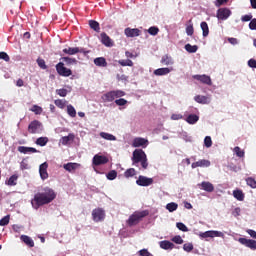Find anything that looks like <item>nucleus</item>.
<instances>
[{
  "label": "nucleus",
  "mask_w": 256,
  "mask_h": 256,
  "mask_svg": "<svg viewBox=\"0 0 256 256\" xmlns=\"http://www.w3.org/2000/svg\"><path fill=\"white\" fill-rule=\"evenodd\" d=\"M177 229H179V231H183L184 233H187V231H189V228H187V226L181 222H178L176 224Z\"/></svg>",
  "instance_id": "obj_46"
},
{
  "label": "nucleus",
  "mask_w": 256,
  "mask_h": 256,
  "mask_svg": "<svg viewBox=\"0 0 256 256\" xmlns=\"http://www.w3.org/2000/svg\"><path fill=\"white\" fill-rule=\"evenodd\" d=\"M109 163V158L103 155L96 154L92 159V165L99 167V165H105Z\"/></svg>",
  "instance_id": "obj_8"
},
{
  "label": "nucleus",
  "mask_w": 256,
  "mask_h": 256,
  "mask_svg": "<svg viewBox=\"0 0 256 256\" xmlns=\"http://www.w3.org/2000/svg\"><path fill=\"white\" fill-rule=\"evenodd\" d=\"M136 183L140 187H149V185H153V178H147L146 176H139Z\"/></svg>",
  "instance_id": "obj_12"
},
{
  "label": "nucleus",
  "mask_w": 256,
  "mask_h": 256,
  "mask_svg": "<svg viewBox=\"0 0 256 256\" xmlns=\"http://www.w3.org/2000/svg\"><path fill=\"white\" fill-rule=\"evenodd\" d=\"M63 53H66V55H77V53H81V49H79L78 47H69L63 49Z\"/></svg>",
  "instance_id": "obj_27"
},
{
  "label": "nucleus",
  "mask_w": 256,
  "mask_h": 256,
  "mask_svg": "<svg viewBox=\"0 0 256 256\" xmlns=\"http://www.w3.org/2000/svg\"><path fill=\"white\" fill-rule=\"evenodd\" d=\"M92 219L96 223H99L101 221L105 220V210L103 208H96L92 211Z\"/></svg>",
  "instance_id": "obj_7"
},
{
  "label": "nucleus",
  "mask_w": 256,
  "mask_h": 256,
  "mask_svg": "<svg viewBox=\"0 0 256 256\" xmlns=\"http://www.w3.org/2000/svg\"><path fill=\"white\" fill-rule=\"evenodd\" d=\"M177 207H179V205L175 202L172 203H168L166 205V209L170 212L173 213V211H177Z\"/></svg>",
  "instance_id": "obj_42"
},
{
  "label": "nucleus",
  "mask_w": 256,
  "mask_h": 256,
  "mask_svg": "<svg viewBox=\"0 0 256 256\" xmlns=\"http://www.w3.org/2000/svg\"><path fill=\"white\" fill-rule=\"evenodd\" d=\"M56 71L59 75H62V77H70L71 75V69L66 68L61 62L56 65Z\"/></svg>",
  "instance_id": "obj_11"
},
{
  "label": "nucleus",
  "mask_w": 256,
  "mask_h": 256,
  "mask_svg": "<svg viewBox=\"0 0 256 256\" xmlns=\"http://www.w3.org/2000/svg\"><path fill=\"white\" fill-rule=\"evenodd\" d=\"M30 111H32V113H35V115H41V113H43V108L39 105H33L30 108Z\"/></svg>",
  "instance_id": "obj_39"
},
{
  "label": "nucleus",
  "mask_w": 256,
  "mask_h": 256,
  "mask_svg": "<svg viewBox=\"0 0 256 256\" xmlns=\"http://www.w3.org/2000/svg\"><path fill=\"white\" fill-rule=\"evenodd\" d=\"M197 49H199V47L197 45H191V44L185 45V50L188 53H197Z\"/></svg>",
  "instance_id": "obj_36"
},
{
  "label": "nucleus",
  "mask_w": 256,
  "mask_h": 256,
  "mask_svg": "<svg viewBox=\"0 0 256 256\" xmlns=\"http://www.w3.org/2000/svg\"><path fill=\"white\" fill-rule=\"evenodd\" d=\"M204 145L209 149L213 145V140H211L210 136H206L204 139Z\"/></svg>",
  "instance_id": "obj_53"
},
{
  "label": "nucleus",
  "mask_w": 256,
  "mask_h": 256,
  "mask_svg": "<svg viewBox=\"0 0 256 256\" xmlns=\"http://www.w3.org/2000/svg\"><path fill=\"white\" fill-rule=\"evenodd\" d=\"M160 63L162 65H165L166 67H169L171 65H175V60L173 59V57H171L169 55H164V56H162Z\"/></svg>",
  "instance_id": "obj_22"
},
{
  "label": "nucleus",
  "mask_w": 256,
  "mask_h": 256,
  "mask_svg": "<svg viewBox=\"0 0 256 256\" xmlns=\"http://www.w3.org/2000/svg\"><path fill=\"white\" fill-rule=\"evenodd\" d=\"M67 113L69 117H77V110L71 104L67 106Z\"/></svg>",
  "instance_id": "obj_37"
},
{
  "label": "nucleus",
  "mask_w": 256,
  "mask_h": 256,
  "mask_svg": "<svg viewBox=\"0 0 256 256\" xmlns=\"http://www.w3.org/2000/svg\"><path fill=\"white\" fill-rule=\"evenodd\" d=\"M249 29H251L252 31H256V19L251 20V22L249 23Z\"/></svg>",
  "instance_id": "obj_59"
},
{
  "label": "nucleus",
  "mask_w": 256,
  "mask_h": 256,
  "mask_svg": "<svg viewBox=\"0 0 256 256\" xmlns=\"http://www.w3.org/2000/svg\"><path fill=\"white\" fill-rule=\"evenodd\" d=\"M231 17V10L229 8H220L217 11V19L221 21H225Z\"/></svg>",
  "instance_id": "obj_9"
},
{
  "label": "nucleus",
  "mask_w": 256,
  "mask_h": 256,
  "mask_svg": "<svg viewBox=\"0 0 256 256\" xmlns=\"http://www.w3.org/2000/svg\"><path fill=\"white\" fill-rule=\"evenodd\" d=\"M124 33L126 35V37H139L141 35V30L137 29V28H126L124 30Z\"/></svg>",
  "instance_id": "obj_19"
},
{
  "label": "nucleus",
  "mask_w": 256,
  "mask_h": 256,
  "mask_svg": "<svg viewBox=\"0 0 256 256\" xmlns=\"http://www.w3.org/2000/svg\"><path fill=\"white\" fill-rule=\"evenodd\" d=\"M234 153L237 155V157H245V151L241 150L239 146L234 148Z\"/></svg>",
  "instance_id": "obj_47"
},
{
  "label": "nucleus",
  "mask_w": 256,
  "mask_h": 256,
  "mask_svg": "<svg viewBox=\"0 0 256 256\" xmlns=\"http://www.w3.org/2000/svg\"><path fill=\"white\" fill-rule=\"evenodd\" d=\"M172 241L176 243V245H183V238H181V236H174Z\"/></svg>",
  "instance_id": "obj_55"
},
{
  "label": "nucleus",
  "mask_w": 256,
  "mask_h": 256,
  "mask_svg": "<svg viewBox=\"0 0 256 256\" xmlns=\"http://www.w3.org/2000/svg\"><path fill=\"white\" fill-rule=\"evenodd\" d=\"M248 66L251 67L252 69H256V60L255 59H250L248 61Z\"/></svg>",
  "instance_id": "obj_61"
},
{
  "label": "nucleus",
  "mask_w": 256,
  "mask_h": 256,
  "mask_svg": "<svg viewBox=\"0 0 256 256\" xmlns=\"http://www.w3.org/2000/svg\"><path fill=\"white\" fill-rule=\"evenodd\" d=\"M149 145V140L141 137H136L132 141V147H147Z\"/></svg>",
  "instance_id": "obj_14"
},
{
  "label": "nucleus",
  "mask_w": 256,
  "mask_h": 256,
  "mask_svg": "<svg viewBox=\"0 0 256 256\" xmlns=\"http://www.w3.org/2000/svg\"><path fill=\"white\" fill-rule=\"evenodd\" d=\"M62 61L66 63V65H77V59L71 57H63Z\"/></svg>",
  "instance_id": "obj_40"
},
{
  "label": "nucleus",
  "mask_w": 256,
  "mask_h": 256,
  "mask_svg": "<svg viewBox=\"0 0 256 256\" xmlns=\"http://www.w3.org/2000/svg\"><path fill=\"white\" fill-rule=\"evenodd\" d=\"M9 219H10V216H9V215L3 217V218L0 220V226H1V227H5V225H9Z\"/></svg>",
  "instance_id": "obj_52"
},
{
  "label": "nucleus",
  "mask_w": 256,
  "mask_h": 256,
  "mask_svg": "<svg viewBox=\"0 0 256 256\" xmlns=\"http://www.w3.org/2000/svg\"><path fill=\"white\" fill-rule=\"evenodd\" d=\"M159 246L161 249H164L165 251H169V249H175V244H173L169 240H163L159 242Z\"/></svg>",
  "instance_id": "obj_23"
},
{
  "label": "nucleus",
  "mask_w": 256,
  "mask_h": 256,
  "mask_svg": "<svg viewBox=\"0 0 256 256\" xmlns=\"http://www.w3.org/2000/svg\"><path fill=\"white\" fill-rule=\"evenodd\" d=\"M194 101H196V103H199L200 105H209L212 101L211 95H196L194 97Z\"/></svg>",
  "instance_id": "obj_10"
},
{
  "label": "nucleus",
  "mask_w": 256,
  "mask_h": 256,
  "mask_svg": "<svg viewBox=\"0 0 256 256\" xmlns=\"http://www.w3.org/2000/svg\"><path fill=\"white\" fill-rule=\"evenodd\" d=\"M172 71L173 67L158 68L154 70V75H156V77H163L165 75H169Z\"/></svg>",
  "instance_id": "obj_18"
},
{
  "label": "nucleus",
  "mask_w": 256,
  "mask_h": 256,
  "mask_svg": "<svg viewBox=\"0 0 256 256\" xmlns=\"http://www.w3.org/2000/svg\"><path fill=\"white\" fill-rule=\"evenodd\" d=\"M180 119H183V115L182 114H172L171 115V120L172 121H179Z\"/></svg>",
  "instance_id": "obj_58"
},
{
  "label": "nucleus",
  "mask_w": 256,
  "mask_h": 256,
  "mask_svg": "<svg viewBox=\"0 0 256 256\" xmlns=\"http://www.w3.org/2000/svg\"><path fill=\"white\" fill-rule=\"evenodd\" d=\"M49 143V138L47 137H40L36 140V145H39L40 147H45Z\"/></svg>",
  "instance_id": "obj_35"
},
{
  "label": "nucleus",
  "mask_w": 256,
  "mask_h": 256,
  "mask_svg": "<svg viewBox=\"0 0 256 256\" xmlns=\"http://www.w3.org/2000/svg\"><path fill=\"white\" fill-rule=\"evenodd\" d=\"M198 187L203 191H207V193H213L215 191V186L211 182L203 181L202 183L198 184Z\"/></svg>",
  "instance_id": "obj_17"
},
{
  "label": "nucleus",
  "mask_w": 256,
  "mask_h": 256,
  "mask_svg": "<svg viewBox=\"0 0 256 256\" xmlns=\"http://www.w3.org/2000/svg\"><path fill=\"white\" fill-rule=\"evenodd\" d=\"M94 64L97 65V67H107V60L103 57H99L94 59Z\"/></svg>",
  "instance_id": "obj_29"
},
{
  "label": "nucleus",
  "mask_w": 256,
  "mask_h": 256,
  "mask_svg": "<svg viewBox=\"0 0 256 256\" xmlns=\"http://www.w3.org/2000/svg\"><path fill=\"white\" fill-rule=\"evenodd\" d=\"M118 63L121 65V67H133V61L129 59L119 60Z\"/></svg>",
  "instance_id": "obj_43"
},
{
  "label": "nucleus",
  "mask_w": 256,
  "mask_h": 256,
  "mask_svg": "<svg viewBox=\"0 0 256 256\" xmlns=\"http://www.w3.org/2000/svg\"><path fill=\"white\" fill-rule=\"evenodd\" d=\"M228 42L231 43V45H237L239 40H237V38H228Z\"/></svg>",
  "instance_id": "obj_64"
},
{
  "label": "nucleus",
  "mask_w": 256,
  "mask_h": 256,
  "mask_svg": "<svg viewBox=\"0 0 256 256\" xmlns=\"http://www.w3.org/2000/svg\"><path fill=\"white\" fill-rule=\"evenodd\" d=\"M47 167H49L47 162H44L39 167V174H40L41 179H43V181H45V179H47L49 177V174L47 173Z\"/></svg>",
  "instance_id": "obj_21"
},
{
  "label": "nucleus",
  "mask_w": 256,
  "mask_h": 256,
  "mask_svg": "<svg viewBox=\"0 0 256 256\" xmlns=\"http://www.w3.org/2000/svg\"><path fill=\"white\" fill-rule=\"evenodd\" d=\"M74 141H75V134L70 133L68 134V136H63L59 140V144L66 146V145H71Z\"/></svg>",
  "instance_id": "obj_16"
},
{
  "label": "nucleus",
  "mask_w": 256,
  "mask_h": 256,
  "mask_svg": "<svg viewBox=\"0 0 256 256\" xmlns=\"http://www.w3.org/2000/svg\"><path fill=\"white\" fill-rule=\"evenodd\" d=\"M128 101L125 100L124 98H119V99H116L115 100V104L118 106V107H125V105H127Z\"/></svg>",
  "instance_id": "obj_45"
},
{
  "label": "nucleus",
  "mask_w": 256,
  "mask_h": 256,
  "mask_svg": "<svg viewBox=\"0 0 256 256\" xmlns=\"http://www.w3.org/2000/svg\"><path fill=\"white\" fill-rule=\"evenodd\" d=\"M246 183L247 185H249V187H251L252 189H256V181L253 178H248L246 179Z\"/></svg>",
  "instance_id": "obj_51"
},
{
  "label": "nucleus",
  "mask_w": 256,
  "mask_h": 256,
  "mask_svg": "<svg viewBox=\"0 0 256 256\" xmlns=\"http://www.w3.org/2000/svg\"><path fill=\"white\" fill-rule=\"evenodd\" d=\"M81 167V164L79 163H73V162H70V163H67V164H64L63 165V168L66 170V171H69V173L73 172V171H76V169H79Z\"/></svg>",
  "instance_id": "obj_24"
},
{
  "label": "nucleus",
  "mask_w": 256,
  "mask_h": 256,
  "mask_svg": "<svg viewBox=\"0 0 256 256\" xmlns=\"http://www.w3.org/2000/svg\"><path fill=\"white\" fill-rule=\"evenodd\" d=\"M183 250L186 251V253H191V251H193V243L184 244Z\"/></svg>",
  "instance_id": "obj_50"
},
{
  "label": "nucleus",
  "mask_w": 256,
  "mask_h": 256,
  "mask_svg": "<svg viewBox=\"0 0 256 256\" xmlns=\"http://www.w3.org/2000/svg\"><path fill=\"white\" fill-rule=\"evenodd\" d=\"M186 121L189 123V125H195L197 121H199V116L195 114H190L187 118Z\"/></svg>",
  "instance_id": "obj_32"
},
{
  "label": "nucleus",
  "mask_w": 256,
  "mask_h": 256,
  "mask_svg": "<svg viewBox=\"0 0 256 256\" xmlns=\"http://www.w3.org/2000/svg\"><path fill=\"white\" fill-rule=\"evenodd\" d=\"M37 64L41 69H47V65H45V60L38 58Z\"/></svg>",
  "instance_id": "obj_56"
},
{
  "label": "nucleus",
  "mask_w": 256,
  "mask_h": 256,
  "mask_svg": "<svg viewBox=\"0 0 256 256\" xmlns=\"http://www.w3.org/2000/svg\"><path fill=\"white\" fill-rule=\"evenodd\" d=\"M192 169H197V167H211V161L209 160H198L197 162L192 163Z\"/></svg>",
  "instance_id": "obj_20"
},
{
  "label": "nucleus",
  "mask_w": 256,
  "mask_h": 256,
  "mask_svg": "<svg viewBox=\"0 0 256 256\" xmlns=\"http://www.w3.org/2000/svg\"><path fill=\"white\" fill-rule=\"evenodd\" d=\"M200 239H214V237H221V239H225V233L217 230H209L206 232H201L198 234Z\"/></svg>",
  "instance_id": "obj_4"
},
{
  "label": "nucleus",
  "mask_w": 256,
  "mask_h": 256,
  "mask_svg": "<svg viewBox=\"0 0 256 256\" xmlns=\"http://www.w3.org/2000/svg\"><path fill=\"white\" fill-rule=\"evenodd\" d=\"M89 25L91 27V29H93L94 31L99 32V22L95 21V20H90L89 21Z\"/></svg>",
  "instance_id": "obj_44"
},
{
  "label": "nucleus",
  "mask_w": 256,
  "mask_h": 256,
  "mask_svg": "<svg viewBox=\"0 0 256 256\" xmlns=\"http://www.w3.org/2000/svg\"><path fill=\"white\" fill-rule=\"evenodd\" d=\"M238 241L239 243H241V245H245V247H248L249 249L256 250L255 240H250L247 238H239Z\"/></svg>",
  "instance_id": "obj_15"
},
{
  "label": "nucleus",
  "mask_w": 256,
  "mask_h": 256,
  "mask_svg": "<svg viewBox=\"0 0 256 256\" xmlns=\"http://www.w3.org/2000/svg\"><path fill=\"white\" fill-rule=\"evenodd\" d=\"M17 179H19V176L12 175L7 181V185H9L10 187L17 185Z\"/></svg>",
  "instance_id": "obj_41"
},
{
  "label": "nucleus",
  "mask_w": 256,
  "mask_h": 256,
  "mask_svg": "<svg viewBox=\"0 0 256 256\" xmlns=\"http://www.w3.org/2000/svg\"><path fill=\"white\" fill-rule=\"evenodd\" d=\"M107 179H109V181H113L114 179H117V171L112 170L107 174Z\"/></svg>",
  "instance_id": "obj_49"
},
{
  "label": "nucleus",
  "mask_w": 256,
  "mask_h": 256,
  "mask_svg": "<svg viewBox=\"0 0 256 256\" xmlns=\"http://www.w3.org/2000/svg\"><path fill=\"white\" fill-rule=\"evenodd\" d=\"M21 240L28 245V247H34L35 246V242H33V239H31V237L26 236V235H22L21 236Z\"/></svg>",
  "instance_id": "obj_30"
},
{
  "label": "nucleus",
  "mask_w": 256,
  "mask_h": 256,
  "mask_svg": "<svg viewBox=\"0 0 256 256\" xmlns=\"http://www.w3.org/2000/svg\"><path fill=\"white\" fill-rule=\"evenodd\" d=\"M192 77L196 81H199L200 83H203V85H213V82L211 81V77L207 76L205 74H203V75H193Z\"/></svg>",
  "instance_id": "obj_13"
},
{
  "label": "nucleus",
  "mask_w": 256,
  "mask_h": 256,
  "mask_svg": "<svg viewBox=\"0 0 256 256\" xmlns=\"http://www.w3.org/2000/svg\"><path fill=\"white\" fill-rule=\"evenodd\" d=\"M247 233H248V235H250V237H253V239H256V231L255 230L248 229Z\"/></svg>",
  "instance_id": "obj_63"
},
{
  "label": "nucleus",
  "mask_w": 256,
  "mask_h": 256,
  "mask_svg": "<svg viewBox=\"0 0 256 256\" xmlns=\"http://www.w3.org/2000/svg\"><path fill=\"white\" fill-rule=\"evenodd\" d=\"M200 27L202 30L203 37H208L209 36V25H207V22H202L200 24Z\"/></svg>",
  "instance_id": "obj_33"
},
{
  "label": "nucleus",
  "mask_w": 256,
  "mask_h": 256,
  "mask_svg": "<svg viewBox=\"0 0 256 256\" xmlns=\"http://www.w3.org/2000/svg\"><path fill=\"white\" fill-rule=\"evenodd\" d=\"M56 107H59V109H65V100H61V99H58V100H55L54 101Z\"/></svg>",
  "instance_id": "obj_48"
},
{
  "label": "nucleus",
  "mask_w": 256,
  "mask_h": 256,
  "mask_svg": "<svg viewBox=\"0 0 256 256\" xmlns=\"http://www.w3.org/2000/svg\"><path fill=\"white\" fill-rule=\"evenodd\" d=\"M125 97V91L123 90H112L101 96V99L104 103H111L114 99H121Z\"/></svg>",
  "instance_id": "obj_3"
},
{
  "label": "nucleus",
  "mask_w": 256,
  "mask_h": 256,
  "mask_svg": "<svg viewBox=\"0 0 256 256\" xmlns=\"http://www.w3.org/2000/svg\"><path fill=\"white\" fill-rule=\"evenodd\" d=\"M55 197H57V194H55L53 189L45 188L44 192L38 193L34 196V199L31 201L32 207L34 209H39L41 205H47L48 203H51Z\"/></svg>",
  "instance_id": "obj_1"
},
{
  "label": "nucleus",
  "mask_w": 256,
  "mask_h": 256,
  "mask_svg": "<svg viewBox=\"0 0 256 256\" xmlns=\"http://www.w3.org/2000/svg\"><path fill=\"white\" fill-rule=\"evenodd\" d=\"M137 175V171L135 168H129L125 171L124 176L129 179V177H135Z\"/></svg>",
  "instance_id": "obj_38"
},
{
  "label": "nucleus",
  "mask_w": 256,
  "mask_h": 256,
  "mask_svg": "<svg viewBox=\"0 0 256 256\" xmlns=\"http://www.w3.org/2000/svg\"><path fill=\"white\" fill-rule=\"evenodd\" d=\"M43 124L39 120H33L28 126V132L32 134L42 133Z\"/></svg>",
  "instance_id": "obj_6"
},
{
  "label": "nucleus",
  "mask_w": 256,
  "mask_h": 256,
  "mask_svg": "<svg viewBox=\"0 0 256 256\" xmlns=\"http://www.w3.org/2000/svg\"><path fill=\"white\" fill-rule=\"evenodd\" d=\"M233 197L237 199V201H243L245 199V194L241 190H234Z\"/></svg>",
  "instance_id": "obj_31"
},
{
  "label": "nucleus",
  "mask_w": 256,
  "mask_h": 256,
  "mask_svg": "<svg viewBox=\"0 0 256 256\" xmlns=\"http://www.w3.org/2000/svg\"><path fill=\"white\" fill-rule=\"evenodd\" d=\"M133 165L141 163L143 169L149 167V162H147V154L142 149H136L133 151L132 155Z\"/></svg>",
  "instance_id": "obj_2"
},
{
  "label": "nucleus",
  "mask_w": 256,
  "mask_h": 256,
  "mask_svg": "<svg viewBox=\"0 0 256 256\" xmlns=\"http://www.w3.org/2000/svg\"><path fill=\"white\" fill-rule=\"evenodd\" d=\"M148 213L147 211H141V212H134L128 219V224L133 226L137 225L143 217H147Z\"/></svg>",
  "instance_id": "obj_5"
},
{
  "label": "nucleus",
  "mask_w": 256,
  "mask_h": 256,
  "mask_svg": "<svg viewBox=\"0 0 256 256\" xmlns=\"http://www.w3.org/2000/svg\"><path fill=\"white\" fill-rule=\"evenodd\" d=\"M100 37H101V43H103L105 47H113V41L107 34L102 33Z\"/></svg>",
  "instance_id": "obj_25"
},
{
  "label": "nucleus",
  "mask_w": 256,
  "mask_h": 256,
  "mask_svg": "<svg viewBox=\"0 0 256 256\" xmlns=\"http://www.w3.org/2000/svg\"><path fill=\"white\" fill-rule=\"evenodd\" d=\"M193 33H195V29L193 28V23L191 22V20L188 22L187 26H186V34L191 37L193 36Z\"/></svg>",
  "instance_id": "obj_34"
},
{
  "label": "nucleus",
  "mask_w": 256,
  "mask_h": 256,
  "mask_svg": "<svg viewBox=\"0 0 256 256\" xmlns=\"http://www.w3.org/2000/svg\"><path fill=\"white\" fill-rule=\"evenodd\" d=\"M100 137L105 139V141H117V137L113 134H109L107 132H100Z\"/></svg>",
  "instance_id": "obj_28"
},
{
  "label": "nucleus",
  "mask_w": 256,
  "mask_h": 256,
  "mask_svg": "<svg viewBox=\"0 0 256 256\" xmlns=\"http://www.w3.org/2000/svg\"><path fill=\"white\" fill-rule=\"evenodd\" d=\"M148 33L150 35H157V33H159V28H157V27H150L148 29Z\"/></svg>",
  "instance_id": "obj_57"
},
{
  "label": "nucleus",
  "mask_w": 256,
  "mask_h": 256,
  "mask_svg": "<svg viewBox=\"0 0 256 256\" xmlns=\"http://www.w3.org/2000/svg\"><path fill=\"white\" fill-rule=\"evenodd\" d=\"M232 215L234 217H239V215H241V208L237 207L232 211Z\"/></svg>",
  "instance_id": "obj_60"
},
{
  "label": "nucleus",
  "mask_w": 256,
  "mask_h": 256,
  "mask_svg": "<svg viewBox=\"0 0 256 256\" xmlns=\"http://www.w3.org/2000/svg\"><path fill=\"white\" fill-rule=\"evenodd\" d=\"M0 59H3V61H9V55L5 52H0Z\"/></svg>",
  "instance_id": "obj_62"
},
{
  "label": "nucleus",
  "mask_w": 256,
  "mask_h": 256,
  "mask_svg": "<svg viewBox=\"0 0 256 256\" xmlns=\"http://www.w3.org/2000/svg\"><path fill=\"white\" fill-rule=\"evenodd\" d=\"M18 151L20 153H24L25 155L27 153H37V149L33 148V147H25V146H20L18 147Z\"/></svg>",
  "instance_id": "obj_26"
},
{
  "label": "nucleus",
  "mask_w": 256,
  "mask_h": 256,
  "mask_svg": "<svg viewBox=\"0 0 256 256\" xmlns=\"http://www.w3.org/2000/svg\"><path fill=\"white\" fill-rule=\"evenodd\" d=\"M56 93L60 97H67V94L69 93V91H67V89H58L56 90Z\"/></svg>",
  "instance_id": "obj_54"
}]
</instances>
